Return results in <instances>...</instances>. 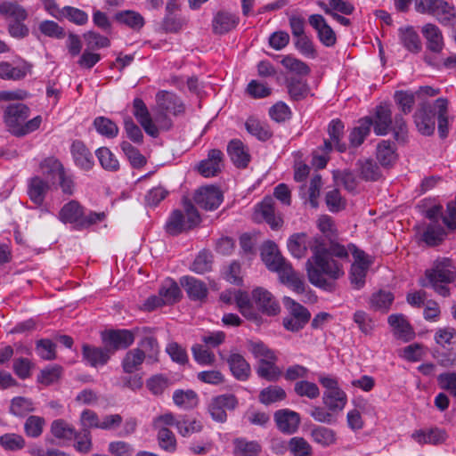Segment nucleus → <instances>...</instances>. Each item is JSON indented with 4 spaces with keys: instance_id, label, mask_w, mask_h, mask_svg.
<instances>
[{
    "instance_id": "f257e3e1",
    "label": "nucleus",
    "mask_w": 456,
    "mask_h": 456,
    "mask_svg": "<svg viewBox=\"0 0 456 456\" xmlns=\"http://www.w3.org/2000/svg\"><path fill=\"white\" fill-rule=\"evenodd\" d=\"M287 248L296 258L305 257L310 248L313 256L305 263L309 281L314 286L324 289L330 285L326 278L322 277L314 268L315 265L320 267L324 265V242L321 238L309 237L305 232L294 233L289 238Z\"/></svg>"
},
{
    "instance_id": "f03ea898",
    "label": "nucleus",
    "mask_w": 456,
    "mask_h": 456,
    "mask_svg": "<svg viewBox=\"0 0 456 456\" xmlns=\"http://www.w3.org/2000/svg\"><path fill=\"white\" fill-rule=\"evenodd\" d=\"M414 122L418 131L426 136L434 134L436 118L441 138H445L449 132L448 100L438 98L434 102H423L414 114Z\"/></svg>"
},
{
    "instance_id": "7ed1b4c3",
    "label": "nucleus",
    "mask_w": 456,
    "mask_h": 456,
    "mask_svg": "<svg viewBox=\"0 0 456 456\" xmlns=\"http://www.w3.org/2000/svg\"><path fill=\"white\" fill-rule=\"evenodd\" d=\"M29 108L20 102L11 103L4 110V121L7 130L15 136H24L39 128L42 117L37 116L27 121Z\"/></svg>"
},
{
    "instance_id": "20e7f679",
    "label": "nucleus",
    "mask_w": 456,
    "mask_h": 456,
    "mask_svg": "<svg viewBox=\"0 0 456 456\" xmlns=\"http://www.w3.org/2000/svg\"><path fill=\"white\" fill-rule=\"evenodd\" d=\"M426 280L420 281L422 287L430 285L442 297L450 296L447 284L456 280V268L449 258H441L434 262L433 266L425 273Z\"/></svg>"
},
{
    "instance_id": "39448f33",
    "label": "nucleus",
    "mask_w": 456,
    "mask_h": 456,
    "mask_svg": "<svg viewBox=\"0 0 456 456\" xmlns=\"http://www.w3.org/2000/svg\"><path fill=\"white\" fill-rule=\"evenodd\" d=\"M165 330L161 329L151 330L146 327L133 330H108L101 333L102 342H157L164 339Z\"/></svg>"
},
{
    "instance_id": "423d86ee",
    "label": "nucleus",
    "mask_w": 456,
    "mask_h": 456,
    "mask_svg": "<svg viewBox=\"0 0 456 456\" xmlns=\"http://www.w3.org/2000/svg\"><path fill=\"white\" fill-rule=\"evenodd\" d=\"M200 216L193 204L185 200L183 202V211L175 209L169 216L165 229L170 235H178L188 230H191L200 224Z\"/></svg>"
},
{
    "instance_id": "0eeeda50",
    "label": "nucleus",
    "mask_w": 456,
    "mask_h": 456,
    "mask_svg": "<svg viewBox=\"0 0 456 456\" xmlns=\"http://www.w3.org/2000/svg\"><path fill=\"white\" fill-rule=\"evenodd\" d=\"M414 9L419 14L436 17L443 25H453L456 21L454 7L445 0H414Z\"/></svg>"
},
{
    "instance_id": "6e6552de",
    "label": "nucleus",
    "mask_w": 456,
    "mask_h": 456,
    "mask_svg": "<svg viewBox=\"0 0 456 456\" xmlns=\"http://www.w3.org/2000/svg\"><path fill=\"white\" fill-rule=\"evenodd\" d=\"M319 382L325 388L322 395L323 404L338 416L346 405V393L338 387L337 379L330 376H320Z\"/></svg>"
},
{
    "instance_id": "1a4fd4ad",
    "label": "nucleus",
    "mask_w": 456,
    "mask_h": 456,
    "mask_svg": "<svg viewBox=\"0 0 456 456\" xmlns=\"http://www.w3.org/2000/svg\"><path fill=\"white\" fill-rule=\"evenodd\" d=\"M324 265L320 267L315 265V269L317 273H320L322 277L325 275L337 280L344 275V271L341 264L334 260L333 257L336 256L339 259H347L348 252L345 248L344 246L339 244H331L330 248H327L324 244Z\"/></svg>"
},
{
    "instance_id": "9d476101",
    "label": "nucleus",
    "mask_w": 456,
    "mask_h": 456,
    "mask_svg": "<svg viewBox=\"0 0 456 456\" xmlns=\"http://www.w3.org/2000/svg\"><path fill=\"white\" fill-rule=\"evenodd\" d=\"M283 304L289 315L283 319V325L286 330L298 331L309 322L311 314L301 304L294 299L284 297Z\"/></svg>"
},
{
    "instance_id": "9b49d317",
    "label": "nucleus",
    "mask_w": 456,
    "mask_h": 456,
    "mask_svg": "<svg viewBox=\"0 0 456 456\" xmlns=\"http://www.w3.org/2000/svg\"><path fill=\"white\" fill-rule=\"evenodd\" d=\"M354 262L351 266L350 278L351 283L355 289H361L365 283V277L371 261L364 251L357 248L354 245L349 246Z\"/></svg>"
},
{
    "instance_id": "f8f14e48",
    "label": "nucleus",
    "mask_w": 456,
    "mask_h": 456,
    "mask_svg": "<svg viewBox=\"0 0 456 456\" xmlns=\"http://www.w3.org/2000/svg\"><path fill=\"white\" fill-rule=\"evenodd\" d=\"M237 405V398L232 394H225L212 398L208 409L215 421L223 423L227 419L226 411L234 410Z\"/></svg>"
},
{
    "instance_id": "ddd939ff",
    "label": "nucleus",
    "mask_w": 456,
    "mask_h": 456,
    "mask_svg": "<svg viewBox=\"0 0 456 456\" xmlns=\"http://www.w3.org/2000/svg\"><path fill=\"white\" fill-rule=\"evenodd\" d=\"M252 299L256 308L270 316L277 315L281 307L275 297L267 289L257 287L251 292Z\"/></svg>"
},
{
    "instance_id": "4468645a",
    "label": "nucleus",
    "mask_w": 456,
    "mask_h": 456,
    "mask_svg": "<svg viewBox=\"0 0 456 456\" xmlns=\"http://www.w3.org/2000/svg\"><path fill=\"white\" fill-rule=\"evenodd\" d=\"M195 203L206 210L217 208L223 201L221 191L213 185L200 188L194 194Z\"/></svg>"
},
{
    "instance_id": "2eb2a0df",
    "label": "nucleus",
    "mask_w": 456,
    "mask_h": 456,
    "mask_svg": "<svg viewBox=\"0 0 456 456\" xmlns=\"http://www.w3.org/2000/svg\"><path fill=\"white\" fill-rule=\"evenodd\" d=\"M156 110L178 116L184 112L185 107L175 94L169 91H159L156 94Z\"/></svg>"
},
{
    "instance_id": "dca6fc26",
    "label": "nucleus",
    "mask_w": 456,
    "mask_h": 456,
    "mask_svg": "<svg viewBox=\"0 0 456 456\" xmlns=\"http://www.w3.org/2000/svg\"><path fill=\"white\" fill-rule=\"evenodd\" d=\"M309 24L316 30L319 40L327 47L336 45L337 37L334 30L328 25L325 19L320 14H312Z\"/></svg>"
},
{
    "instance_id": "f3484780",
    "label": "nucleus",
    "mask_w": 456,
    "mask_h": 456,
    "mask_svg": "<svg viewBox=\"0 0 456 456\" xmlns=\"http://www.w3.org/2000/svg\"><path fill=\"white\" fill-rule=\"evenodd\" d=\"M134 115L141 124L146 134L152 137L159 136V130L154 124L152 118L148 110L147 106L140 98H135L133 102Z\"/></svg>"
},
{
    "instance_id": "a211bd4d",
    "label": "nucleus",
    "mask_w": 456,
    "mask_h": 456,
    "mask_svg": "<svg viewBox=\"0 0 456 456\" xmlns=\"http://www.w3.org/2000/svg\"><path fill=\"white\" fill-rule=\"evenodd\" d=\"M421 33L426 39L427 50L434 54L442 52L444 47V37L441 29L433 23H427L421 28Z\"/></svg>"
},
{
    "instance_id": "6ab92c4d",
    "label": "nucleus",
    "mask_w": 456,
    "mask_h": 456,
    "mask_svg": "<svg viewBox=\"0 0 456 456\" xmlns=\"http://www.w3.org/2000/svg\"><path fill=\"white\" fill-rule=\"evenodd\" d=\"M223 167V153L220 150L213 149L208 151V158L201 160L198 171L204 177H212L219 174Z\"/></svg>"
},
{
    "instance_id": "aec40b11",
    "label": "nucleus",
    "mask_w": 456,
    "mask_h": 456,
    "mask_svg": "<svg viewBox=\"0 0 456 456\" xmlns=\"http://www.w3.org/2000/svg\"><path fill=\"white\" fill-rule=\"evenodd\" d=\"M274 420L282 433L293 434L299 427L300 416L294 411L282 409L275 412Z\"/></svg>"
},
{
    "instance_id": "412c9836",
    "label": "nucleus",
    "mask_w": 456,
    "mask_h": 456,
    "mask_svg": "<svg viewBox=\"0 0 456 456\" xmlns=\"http://www.w3.org/2000/svg\"><path fill=\"white\" fill-rule=\"evenodd\" d=\"M70 152L77 167L90 170L94 167V156L83 142L74 141L70 146Z\"/></svg>"
},
{
    "instance_id": "4be33fe9",
    "label": "nucleus",
    "mask_w": 456,
    "mask_h": 456,
    "mask_svg": "<svg viewBox=\"0 0 456 456\" xmlns=\"http://www.w3.org/2000/svg\"><path fill=\"white\" fill-rule=\"evenodd\" d=\"M49 189V183L38 175H35L28 181V195L30 200L37 206L43 205Z\"/></svg>"
},
{
    "instance_id": "5701e85b",
    "label": "nucleus",
    "mask_w": 456,
    "mask_h": 456,
    "mask_svg": "<svg viewBox=\"0 0 456 456\" xmlns=\"http://www.w3.org/2000/svg\"><path fill=\"white\" fill-rule=\"evenodd\" d=\"M235 301L241 314L248 320L258 324L261 322V316L254 307L252 297L247 292L238 290L235 295Z\"/></svg>"
},
{
    "instance_id": "b1692460",
    "label": "nucleus",
    "mask_w": 456,
    "mask_h": 456,
    "mask_svg": "<svg viewBox=\"0 0 456 456\" xmlns=\"http://www.w3.org/2000/svg\"><path fill=\"white\" fill-rule=\"evenodd\" d=\"M239 17L226 11H219L212 20V28L216 34H224L236 28Z\"/></svg>"
},
{
    "instance_id": "393cba45",
    "label": "nucleus",
    "mask_w": 456,
    "mask_h": 456,
    "mask_svg": "<svg viewBox=\"0 0 456 456\" xmlns=\"http://www.w3.org/2000/svg\"><path fill=\"white\" fill-rule=\"evenodd\" d=\"M411 438L419 444H437L446 439V433L438 428L418 429L411 434Z\"/></svg>"
},
{
    "instance_id": "a878e982",
    "label": "nucleus",
    "mask_w": 456,
    "mask_h": 456,
    "mask_svg": "<svg viewBox=\"0 0 456 456\" xmlns=\"http://www.w3.org/2000/svg\"><path fill=\"white\" fill-rule=\"evenodd\" d=\"M261 257L266 267L272 272L279 270L281 265L284 264L286 260L278 250L276 244L272 241L264 244Z\"/></svg>"
},
{
    "instance_id": "bb28decb",
    "label": "nucleus",
    "mask_w": 456,
    "mask_h": 456,
    "mask_svg": "<svg viewBox=\"0 0 456 456\" xmlns=\"http://www.w3.org/2000/svg\"><path fill=\"white\" fill-rule=\"evenodd\" d=\"M180 284L184 288L188 297L192 300H202L208 295L206 284L194 277H182L180 279Z\"/></svg>"
},
{
    "instance_id": "cd10ccee",
    "label": "nucleus",
    "mask_w": 456,
    "mask_h": 456,
    "mask_svg": "<svg viewBox=\"0 0 456 456\" xmlns=\"http://www.w3.org/2000/svg\"><path fill=\"white\" fill-rule=\"evenodd\" d=\"M388 323L398 339L411 340L414 338V332L405 316L391 314L388 317Z\"/></svg>"
},
{
    "instance_id": "c85d7f7f",
    "label": "nucleus",
    "mask_w": 456,
    "mask_h": 456,
    "mask_svg": "<svg viewBox=\"0 0 456 456\" xmlns=\"http://www.w3.org/2000/svg\"><path fill=\"white\" fill-rule=\"evenodd\" d=\"M256 212L262 216L273 229L280 227L282 224V219L275 215L274 201L271 197H266L257 206Z\"/></svg>"
},
{
    "instance_id": "c756f323",
    "label": "nucleus",
    "mask_w": 456,
    "mask_h": 456,
    "mask_svg": "<svg viewBox=\"0 0 456 456\" xmlns=\"http://www.w3.org/2000/svg\"><path fill=\"white\" fill-rule=\"evenodd\" d=\"M374 125V132L378 135H385L387 134L392 125L391 118V110L387 105H379L377 107L375 121Z\"/></svg>"
},
{
    "instance_id": "7c9ffc66",
    "label": "nucleus",
    "mask_w": 456,
    "mask_h": 456,
    "mask_svg": "<svg viewBox=\"0 0 456 456\" xmlns=\"http://www.w3.org/2000/svg\"><path fill=\"white\" fill-rule=\"evenodd\" d=\"M31 71V65L22 62L18 66H12L9 62L0 63V77L3 79L20 80L24 78Z\"/></svg>"
},
{
    "instance_id": "2f4dec72",
    "label": "nucleus",
    "mask_w": 456,
    "mask_h": 456,
    "mask_svg": "<svg viewBox=\"0 0 456 456\" xmlns=\"http://www.w3.org/2000/svg\"><path fill=\"white\" fill-rule=\"evenodd\" d=\"M231 371L240 380H246L250 374V366L244 357L237 353H232L227 359Z\"/></svg>"
},
{
    "instance_id": "473e14b6",
    "label": "nucleus",
    "mask_w": 456,
    "mask_h": 456,
    "mask_svg": "<svg viewBox=\"0 0 456 456\" xmlns=\"http://www.w3.org/2000/svg\"><path fill=\"white\" fill-rule=\"evenodd\" d=\"M82 214V206L76 200H70L61 208L59 218L63 223L75 224L77 228Z\"/></svg>"
},
{
    "instance_id": "72a5a7b5",
    "label": "nucleus",
    "mask_w": 456,
    "mask_h": 456,
    "mask_svg": "<svg viewBox=\"0 0 456 456\" xmlns=\"http://www.w3.org/2000/svg\"><path fill=\"white\" fill-rule=\"evenodd\" d=\"M228 154L238 167H245L249 162V155L246 151L243 143L240 140H232L227 147Z\"/></svg>"
},
{
    "instance_id": "f704fd0d",
    "label": "nucleus",
    "mask_w": 456,
    "mask_h": 456,
    "mask_svg": "<svg viewBox=\"0 0 456 456\" xmlns=\"http://www.w3.org/2000/svg\"><path fill=\"white\" fill-rule=\"evenodd\" d=\"M262 451L256 441H248L246 438L233 440V454L235 456H258Z\"/></svg>"
},
{
    "instance_id": "c9c22d12",
    "label": "nucleus",
    "mask_w": 456,
    "mask_h": 456,
    "mask_svg": "<svg viewBox=\"0 0 456 456\" xmlns=\"http://www.w3.org/2000/svg\"><path fill=\"white\" fill-rule=\"evenodd\" d=\"M173 401L177 407L183 410H190L198 405L199 397L193 390L178 389L173 394Z\"/></svg>"
},
{
    "instance_id": "e433bc0d",
    "label": "nucleus",
    "mask_w": 456,
    "mask_h": 456,
    "mask_svg": "<svg viewBox=\"0 0 456 456\" xmlns=\"http://www.w3.org/2000/svg\"><path fill=\"white\" fill-rule=\"evenodd\" d=\"M177 432L182 436H190L202 430V423L196 418L181 416L175 422Z\"/></svg>"
},
{
    "instance_id": "4c0bfd02",
    "label": "nucleus",
    "mask_w": 456,
    "mask_h": 456,
    "mask_svg": "<svg viewBox=\"0 0 456 456\" xmlns=\"http://www.w3.org/2000/svg\"><path fill=\"white\" fill-rule=\"evenodd\" d=\"M372 124V119L368 117L359 120V125L349 134V141L352 146L357 147L363 142L370 131Z\"/></svg>"
},
{
    "instance_id": "58836bf2",
    "label": "nucleus",
    "mask_w": 456,
    "mask_h": 456,
    "mask_svg": "<svg viewBox=\"0 0 456 456\" xmlns=\"http://www.w3.org/2000/svg\"><path fill=\"white\" fill-rule=\"evenodd\" d=\"M0 14L6 19H12V22L24 21L28 17V13L22 6L7 1L0 4Z\"/></svg>"
},
{
    "instance_id": "ea45409f",
    "label": "nucleus",
    "mask_w": 456,
    "mask_h": 456,
    "mask_svg": "<svg viewBox=\"0 0 456 456\" xmlns=\"http://www.w3.org/2000/svg\"><path fill=\"white\" fill-rule=\"evenodd\" d=\"M400 38L403 46L412 53H419L421 50V42L418 33L412 27L400 28Z\"/></svg>"
},
{
    "instance_id": "a19ab883",
    "label": "nucleus",
    "mask_w": 456,
    "mask_h": 456,
    "mask_svg": "<svg viewBox=\"0 0 456 456\" xmlns=\"http://www.w3.org/2000/svg\"><path fill=\"white\" fill-rule=\"evenodd\" d=\"M39 168L43 175L51 179L59 178L65 171L61 162L53 157L47 158L41 161Z\"/></svg>"
},
{
    "instance_id": "79ce46f5",
    "label": "nucleus",
    "mask_w": 456,
    "mask_h": 456,
    "mask_svg": "<svg viewBox=\"0 0 456 456\" xmlns=\"http://www.w3.org/2000/svg\"><path fill=\"white\" fill-rule=\"evenodd\" d=\"M51 433L58 439L70 441L76 435V429L67 421L59 419L52 422Z\"/></svg>"
},
{
    "instance_id": "37998d69",
    "label": "nucleus",
    "mask_w": 456,
    "mask_h": 456,
    "mask_svg": "<svg viewBox=\"0 0 456 456\" xmlns=\"http://www.w3.org/2000/svg\"><path fill=\"white\" fill-rule=\"evenodd\" d=\"M159 294L165 305H173L181 297V290L178 284L172 281H166L159 289Z\"/></svg>"
},
{
    "instance_id": "c03bdc74",
    "label": "nucleus",
    "mask_w": 456,
    "mask_h": 456,
    "mask_svg": "<svg viewBox=\"0 0 456 456\" xmlns=\"http://www.w3.org/2000/svg\"><path fill=\"white\" fill-rule=\"evenodd\" d=\"M191 352L194 360L200 365H209L215 361V354L210 344H194Z\"/></svg>"
},
{
    "instance_id": "a18cd8bd",
    "label": "nucleus",
    "mask_w": 456,
    "mask_h": 456,
    "mask_svg": "<svg viewBox=\"0 0 456 456\" xmlns=\"http://www.w3.org/2000/svg\"><path fill=\"white\" fill-rule=\"evenodd\" d=\"M311 437L315 443L322 446L334 444L337 440L335 431L322 426L313 428L311 431Z\"/></svg>"
},
{
    "instance_id": "49530a36",
    "label": "nucleus",
    "mask_w": 456,
    "mask_h": 456,
    "mask_svg": "<svg viewBox=\"0 0 456 456\" xmlns=\"http://www.w3.org/2000/svg\"><path fill=\"white\" fill-rule=\"evenodd\" d=\"M445 237L444 229L438 224H430L423 232L422 240L428 246L440 244Z\"/></svg>"
},
{
    "instance_id": "de8ad7c7",
    "label": "nucleus",
    "mask_w": 456,
    "mask_h": 456,
    "mask_svg": "<svg viewBox=\"0 0 456 456\" xmlns=\"http://www.w3.org/2000/svg\"><path fill=\"white\" fill-rule=\"evenodd\" d=\"M245 126L250 134L256 136L261 141L268 140L273 134L267 125L256 118H248L245 123Z\"/></svg>"
},
{
    "instance_id": "09e8293b",
    "label": "nucleus",
    "mask_w": 456,
    "mask_h": 456,
    "mask_svg": "<svg viewBox=\"0 0 456 456\" xmlns=\"http://www.w3.org/2000/svg\"><path fill=\"white\" fill-rule=\"evenodd\" d=\"M83 353L85 358L93 366L97 364H104L109 359V354L106 351L89 344L84 346Z\"/></svg>"
},
{
    "instance_id": "8fccbe9b",
    "label": "nucleus",
    "mask_w": 456,
    "mask_h": 456,
    "mask_svg": "<svg viewBox=\"0 0 456 456\" xmlns=\"http://www.w3.org/2000/svg\"><path fill=\"white\" fill-rule=\"evenodd\" d=\"M144 358L145 354L141 349L129 351L122 362L124 371L126 373H133L137 370Z\"/></svg>"
},
{
    "instance_id": "3c124183",
    "label": "nucleus",
    "mask_w": 456,
    "mask_h": 456,
    "mask_svg": "<svg viewBox=\"0 0 456 456\" xmlns=\"http://www.w3.org/2000/svg\"><path fill=\"white\" fill-rule=\"evenodd\" d=\"M357 166L361 177L366 181H375L380 176L379 168L372 159H360Z\"/></svg>"
},
{
    "instance_id": "603ef678",
    "label": "nucleus",
    "mask_w": 456,
    "mask_h": 456,
    "mask_svg": "<svg viewBox=\"0 0 456 456\" xmlns=\"http://www.w3.org/2000/svg\"><path fill=\"white\" fill-rule=\"evenodd\" d=\"M377 158L382 166L392 165L396 159L395 148L389 141H382L377 148Z\"/></svg>"
},
{
    "instance_id": "864d4df0",
    "label": "nucleus",
    "mask_w": 456,
    "mask_h": 456,
    "mask_svg": "<svg viewBox=\"0 0 456 456\" xmlns=\"http://www.w3.org/2000/svg\"><path fill=\"white\" fill-rule=\"evenodd\" d=\"M25 444L23 436L15 433H7L0 436V445L5 451H19L23 449Z\"/></svg>"
},
{
    "instance_id": "5fc2aeb1",
    "label": "nucleus",
    "mask_w": 456,
    "mask_h": 456,
    "mask_svg": "<svg viewBox=\"0 0 456 456\" xmlns=\"http://www.w3.org/2000/svg\"><path fill=\"white\" fill-rule=\"evenodd\" d=\"M102 167L109 171H117L119 168L118 160L107 147H101L95 152Z\"/></svg>"
},
{
    "instance_id": "6e6d98bb",
    "label": "nucleus",
    "mask_w": 456,
    "mask_h": 456,
    "mask_svg": "<svg viewBox=\"0 0 456 456\" xmlns=\"http://www.w3.org/2000/svg\"><path fill=\"white\" fill-rule=\"evenodd\" d=\"M286 393L283 388L271 386L263 389L259 395V400L264 404H271L284 400Z\"/></svg>"
},
{
    "instance_id": "4d7b16f0",
    "label": "nucleus",
    "mask_w": 456,
    "mask_h": 456,
    "mask_svg": "<svg viewBox=\"0 0 456 456\" xmlns=\"http://www.w3.org/2000/svg\"><path fill=\"white\" fill-rule=\"evenodd\" d=\"M117 20L135 30L142 28L144 25L143 17L134 11H125L118 13Z\"/></svg>"
},
{
    "instance_id": "13d9d810",
    "label": "nucleus",
    "mask_w": 456,
    "mask_h": 456,
    "mask_svg": "<svg viewBox=\"0 0 456 456\" xmlns=\"http://www.w3.org/2000/svg\"><path fill=\"white\" fill-rule=\"evenodd\" d=\"M35 409L33 402L29 398L14 397L10 405V411L15 416H24Z\"/></svg>"
},
{
    "instance_id": "bf43d9fd",
    "label": "nucleus",
    "mask_w": 456,
    "mask_h": 456,
    "mask_svg": "<svg viewBox=\"0 0 456 456\" xmlns=\"http://www.w3.org/2000/svg\"><path fill=\"white\" fill-rule=\"evenodd\" d=\"M344 124L339 119H334L330 122L328 127V134L330 139L334 142L336 149L343 152L346 151V146L345 143H340V137L343 135Z\"/></svg>"
},
{
    "instance_id": "052dcab7",
    "label": "nucleus",
    "mask_w": 456,
    "mask_h": 456,
    "mask_svg": "<svg viewBox=\"0 0 456 456\" xmlns=\"http://www.w3.org/2000/svg\"><path fill=\"white\" fill-rule=\"evenodd\" d=\"M94 125L97 132L106 137H116L118 133L117 125L104 117L96 118L94 121Z\"/></svg>"
},
{
    "instance_id": "680f3d73",
    "label": "nucleus",
    "mask_w": 456,
    "mask_h": 456,
    "mask_svg": "<svg viewBox=\"0 0 456 456\" xmlns=\"http://www.w3.org/2000/svg\"><path fill=\"white\" fill-rule=\"evenodd\" d=\"M394 301V296L388 291H379L372 295L370 306L378 311L386 312Z\"/></svg>"
},
{
    "instance_id": "e2e57ef3",
    "label": "nucleus",
    "mask_w": 456,
    "mask_h": 456,
    "mask_svg": "<svg viewBox=\"0 0 456 456\" xmlns=\"http://www.w3.org/2000/svg\"><path fill=\"white\" fill-rule=\"evenodd\" d=\"M122 151L129 159L130 164L134 168H140L146 164V159L142 156L140 151L132 146L127 142H123L120 144Z\"/></svg>"
},
{
    "instance_id": "0e129e2a",
    "label": "nucleus",
    "mask_w": 456,
    "mask_h": 456,
    "mask_svg": "<svg viewBox=\"0 0 456 456\" xmlns=\"http://www.w3.org/2000/svg\"><path fill=\"white\" fill-rule=\"evenodd\" d=\"M281 62L288 70L297 75L306 76L310 73V68L305 62L291 55H286Z\"/></svg>"
},
{
    "instance_id": "69168bd1",
    "label": "nucleus",
    "mask_w": 456,
    "mask_h": 456,
    "mask_svg": "<svg viewBox=\"0 0 456 456\" xmlns=\"http://www.w3.org/2000/svg\"><path fill=\"white\" fill-rule=\"evenodd\" d=\"M45 419L39 416H29L24 423V430L28 436L38 437L45 427Z\"/></svg>"
},
{
    "instance_id": "338daca9",
    "label": "nucleus",
    "mask_w": 456,
    "mask_h": 456,
    "mask_svg": "<svg viewBox=\"0 0 456 456\" xmlns=\"http://www.w3.org/2000/svg\"><path fill=\"white\" fill-rule=\"evenodd\" d=\"M294 390L299 396H305L309 399H315L320 395V389L315 383L301 380L295 384Z\"/></svg>"
},
{
    "instance_id": "774afa93",
    "label": "nucleus",
    "mask_w": 456,
    "mask_h": 456,
    "mask_svg": "<svg viewBox=\"0 0 456 456\" xmlns=\"http://www.w3.org/2000/svg\"><path fill=\"white\" fill-rule=\"evenodd\" d=\"M336 183L342 184L350 192H354L357 187V181L354 175L348 169L336 171L333 174Z\"/></svg>"
}]
</instances>
